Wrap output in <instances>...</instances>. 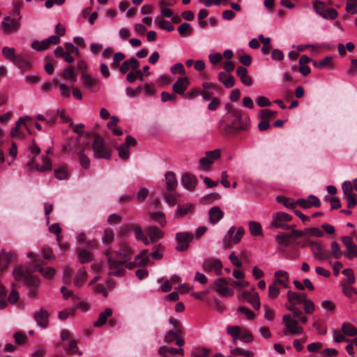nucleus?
Segmentation results:
<instances>
[{
    "mask_svg": "<svg viewBox=\"0 0 357 357\" xmlns=\"http://www.w3.org/2000/svg\"><path fill=\"white\" fill-rule=\"evenodd\" d=\"M243 298L249 302L255 310H259L261 306L259 296L255 291V288L252 287L250 291H244L242 292Z\"/></svg>",
    "mask_w": 357,
    "mask_h": 357,
    "instance_id": "obj_18",
    "label": "nucleus"
},
{
    "mask_svg": "<svg viewBox=\"0 0 357 357\" xmlns=\"http://www.w3.org/2000/svg\"><path fill=\"white\" fill-rule=\"evenodd\" d=\"M333 66V58L331 56H326L319 63V68H329L331 69Z\"/></svg>",
    "mask_w": 357,
    "mask_h": 357,
    "instance_id": "obj_60",
    "label": "nucleus"
},
{
    "mask_svg": "<svg viewBox=\"0 0 357 357\" xmlns=\"http://www.w3.org/2000/svg\"><path fill=\"white\" fill-rule=\"evenodd\" d=\"M31 169H36L38 172H44L52 169L50 159L47 155H41L39 158H32L28 163Z\"/></svg>",
    "mask_w": 357,
    "mask_h": 357,
    "instance_id": "obj_10",
    "label": "nucleus"
},
{
    "mask_svg": "<svg viewBox=\"0 0 357 357\" xmlns=\"http://www.w3.org/2000/svg\"><path fill=\"white\" fill-rule=\"evenodd\" d=\"M132 253L131 248L125 243H121L115 251L109 249L105 255L110 269L109 274L116 276L123 275L124 270L122 265L130 259Z\"/></svg>",
    "mask_w": 357,
    "mask_h": 357,
    "instance_id": "obj_1",
    "label": "nucleus"
},
{
    "mask_svg": "<svg viewBox=\"0 0 357 357\" xmlns=\"http://www.w3.org/2000/svg\"><path fill=\"white\" fill-rule=\"evenodd\" d=\"M27 257L32 259L30 261V266L33 272H40L45 278L48 280L52 279L56 273L54 268L52 267H43L42 261L37 259L34 252H28Z\"/></svg>",
    "mask_w": 357,
    "mask_h": 357,
    "instance_id": "obj_3",
    "label": "nucleus"
},
{
    "mask_svg": "<svg viewBox=\"0 0 357 357\" xmlns=\"http://www.w3.org/2000/svg\"><path fill=\"white\" fill-rule=\"evenodd\" d=\"M146 233L150 238L149 240V243H155L157 241L162 239L165 236V233L162 230L153 226L147 227L146 229Z\"/></svg>",
    "mask_w": 357,
    "mask_h": 357,
    "instance_id": "obj_26",
    "label": "nucleus"
},
{
    "mask_svg": "<svg viewBox=\"0 0 357 357\" xmlns=\"http://www.w3.org/2000/svg\"><path fill=\"white\" fill-rule=\"evenodd\" d=\"M193 239V236L188 231L178 232L176 234L177 245L176 250L177 251H183L188 248L189 243Z\"/></svg>",
    "mask_w": 357,
    "mask_h": 357,
    "instance_id": "obj_15",
    "label": "nucleus"
},
{
    "mask_svg": "<svg viewBox=\"0 0 357 357\" xmlns=\"http://www.w3.org/2000/svg\"><path fill=\"white\" fill-rule=\"evenodd\" d=\"M229 113L232 117L231 126L236 130H245L247 128L248 123L247 120H243L242 112L238 109H231Z\"/></svg>",
    "mask_w": 357,
    "mask_h": 357,
    "instance_id": "obj_13",
    "label": "nucleus"
},
{
    "mask_svg": "<svg viewBox=\"0 0 357 357\" xmlns=\"http://www.w3.org/2000/svg\"><path fill=\"white\" fill-rule=\"evenodd\" d=\"M341 328L345 335L354 337L357 335V328L349 323H344Z\"/></svg>",
    "mask_w": 357,
    "mask_h": 357,
    "instance_id": "obj_42",
    "label": "nucleus"
},
{
    "mask_svg": "<svg viewBox=\"0 0 357 357\" xmlns=\"http://www.w3.org/2000/svg\"><path fill=\"white\" fill-rule=\"evenodd\" d=\"M282 323L286 327L284 335L291 333L293 335H299L303 333V328L298 324V321L294 319L290 314H284L282 317Z\"/></svg>",
    "mask_w": 357,
    "mask_h": 357,
    "instance_id": "obj_11",
    "label": "nucleus"
},
{
    "mask_svg": "<svg viewBox=\"0 0 357 357\" xmlns=\"http://www.w3.org/2000/svg\"><path fill=\"white\" fill-rule=\"evenodd\" d=\"M190 80L186 77L178 78L173 85V91L179 94L184 95L185 90L190 85Z\"/></svg>",
    "mask_w": 357,
    "mask_h": 357,
    "instance_id": "obj_25",
    "label": "nucleus"
},
{
    "mask_svg": "<svg viewBox=\"0 0 357 357\" xmlns=\"http://www.w3.org/2000/svg\"><path fill=\"white\" fill-rule=\"evenodd\" d=\"M83 86L91 92H96L100 89L99 79L92 77L86 73H83L81 76Z\"/></svg>",
    "mask_w": 357,
    "mask_h": 357,
    "instance_id": "obj_19",
    "label": "nucleus"
},
{
    "mask_svg": "<svg viewBox=\"0 0 357 357\" xmlns=\"http://www.w3.org/2000/svg\"><path fill=\"white\" fill-rule=\"evenodd\" d=\"M156 23L160 29L166 30L167 31H172L174 27L171 22L164 20H155Z\"/></svg>",
    "mask_w": 357,
    "mask_h": 357,
    "instance_id": "obj_55",
    "label": "nucleus"
},
{
    "mask_svg": "<svg viewBox=\"0 0 357 357\" xmlns=\"http://www.w3.org/2000/svg\"><path fill=\"white\" fill-rule=\"evenodd\" d=\"M218 79L227 88H231L235 84V81H234V77L231 75H227L224 72H220L218 74Z\"/></svg>",
    "mask_w": 357,
    "mask_h": 357,
    "instance_id": "obj_37",
    "label": "nucleus"
},
{
    "mask_svg": "<svg viewBox=\"0 0 357 357\" xmlns=\"http://www.w3.org/2000/svg\"><path fill=\"white\" fill-rule=\"evenodd\" d=\"M131 229L137 239L142 241L145 245L149 244V238L144 234L142 229L139 225H131Z\"/></svg>",
    "mask_w": 357,
    "mask_h": 357,
    "instance_id": "obj_38",
    "label": "nucleus"
},
{
    "mask_svg": "<svg viewBox=\"0 0 357 357\" xmlns=\"http://www.w3.org/2000/svg\"><path fill=\"white\" fill-rule=\"evenodd\" d=\"M150 218L157 222L161 226L165 227L166 225V219L164 213L162 211L158 212H151L149 213Z\"/></svg>",
    "mask_w": 357,
    "mask_h": 357,
    "instance_id": "obj_43",
    "label": "nucleus"
},
{
    "mask_svg": "<svg viewBox=\"0 0 357 357\" xmlns=\"http://www.w3.org/2000/svg\"><path fill=\"white\" fill-rule=\"evenodd\" d=\"M165 180L167 190L173 191L176 188L178 185V181L176 175L173 172H166L165 174Z\"/></svg>",
    "mask_w": 357,
    "mask_h": 357,
    "instance_id": "obj_30",
    "label": "nucleus"
},
{
    "mask_svg": "<svg viewBox=\"0 0 357 357\" xmlns=\"http://www.w3.org/2000/svg\"><path fill=\"white\" fill-rule=\"evenodd\" d=\"M163 251L164 247L162 245V244H158L153 248V250L151 253L150 256L153 259L158 260L162 258Z\"/></svg>",
    "mask_w": 357,
    "mask_h": 357,
    "instance_id": "obj_52",
    "label": "nucleus"
},
{
    "mask_svg": "<svg viewBox=\"0 0 357 357\" xmlns=\"http://www.w3.org/2000/svg\"><path fill=\"white\" fill-rule=\"evenodd\" d=\"M351 284H344L342 291L347 297H352L357 294V289L350 285Z\"/></svg>",
    "mask_w": 357,
    "mask_h": 357,
    "instance_id": "obj_62",
    "label": "nucleus"
},
{
    "mask_svg": "<svg viewBox=\"0 0 357 357\" xmlns=\"http://www.w3.org/2000/svg\"><path fill=\"white\" fill-rule=\"evenodd\" d=\"M197 178L192 174H184L182 176L181 184L184 188H185L190 191H192L195 188V187L197 185Z\"/></svg>",
    "mask_w": 357,
    "mask_h": 357,
    "instance_id": "obj_27",
    "label": "nucleus"
},
{
    "mask_svg": "<svg viewBox=\"0 0 357 357\" xmlns=\"http://www.w3.org/2000/svg\"><path fill=\"white\" fill-rule=\"evenodd\" d=\"M227 332L232 337L234 344H237L238 339L245 343L251 342L253 340V336L249 331L237 326H228Z\"/></svg>",
    "mask_w": 357,
    "mask_h": 357,
    "instance_id": "obj_6",
    "label": "nucleus"
},
{
    "mask_svg": "<svg viewBox=\"0 0 357 357\" xmlns=\"http://www.w3.org/2000/svg\"><path fill=\"white\" fill-rule=\"evenodd\" d=\"M215 287L217 291L224 296H231L234 295V290L228 285V282L222 278L217 279L215 281Z\"/></svg>",
    "mask_w": 357,
    "mask_h": 357,
    "instance_id": "obj_21",
    "label": "nucleus"
},
{
    "mask_svg": "<svg viewBox=\"0 0 357 357\" xmlns=\"http://www.w3.org/2000/svg\"><path fill=\"white\" fill-rule=\"evenodd\" d=\"M32 272L27 267L19 266L13 270V275L16 282L36 287L40 284V280L33 276Z\"/></svg>",
    "mask_w": 357,
    "mask_h": 357,
    "instance_id": "obj_2",
    "label": "nucleus"
},
{
    "mask_svg": "<svg viewBox=\"0 0 357 357\" xmlns=\"http://www.w3.org/2000/svg\"><path fill=\"white\" fill-rule=\"evenodd\" d=\"M192 208V205L190 204H186L183 206H178L176 213L175 214L176 218H179L187 215Z\"/></svg>",
    "mask_w": 357,
    "mask_h": 357,
    "instance_id": "obj_48",
    "label": "nucleus"
},
{
    "mask_svg": "<svg viewBox=\"0 0 357 357\" xmlns=\"http://www.w3.org/2000/svg\"><path fill=\"white\" fill-rule=\"evenodd\" d=\"M182 329L169 330L165 335L164 340L167 342H172L181 335Z\"/></svg>",
    "mask_w": 357,
    "mask_h": 357,
    "instance_id": "obj_47",
    "label": "nucleus"
},
{
    "mask_svg": "<svg viewBox=\"0 0 357 357\" xmlns=\"http://www.w3.org/2000/svg\"><path fill=\"white\" fill-rule=\"evenodd\" d=\"M292 220V216L287 213L280 211L272 216L270 227L273 229H282L287 230L294 227V225L288 223Z\"/></svg>",
    "mask_w": 357,
    "mask_h": 357,
    "instance_id": "obj_4",
    "label": "nucleus"
},
{
    "mask_svg": "<svg viewBox=\"0 0 357 357\" xmlns=\"http://www.w3.org/2000/svg\"><path fill=\"white\" fill-rule=\"evenodd\" d=\"M331 252L335 259H340L342 257V252L338 243L336 241H333L331 243Z\"/></svg>",
    "mask_w": 357,
    "mask_h": 357,
    "instance_id": "obj_63",
    "label": "nucleus"
},
{
    "mask_svg": "<svg viewBox=\"0 0 357 357\" xmlns=\"http://www.w3.org/2000/svg\"><path fill=\"white\" fill-rule=\"evenodd\" d=\"M170 70L174 75L180 74L182 75H185L186 73L184 66L181 63H177L173 65L171 67Z\"/></svg>",
    "mask_w": 357,
    "mask_h": 357,
    "instance_id": "obj_64",
    "label": "nucleus"
},
{
    "mask_svg": "<svg viewBox=\"0 0 357 357\" xmlns=\"http://www.w3.org/2000/svg\"><path fill=\"white\" fill-rule=\"evenodd\" d=\"M119 119L116 116H112L110 121L107 123V128L112 132L113 135L119 136L123 134V131L118 128V123Z\"/></svg>",
    "mask_w": 357,
    "mask_h": 357,
    "instance_id": "obj_33",
    "label": "nucleus"
},
{
    "mask_svg": "<svg viewBox=\"0 0 357 357\" xmlns=\"http://www.w3.org/2000/svg\"><path fill=\"white\" fill-rule=\"evenodd\" d=\"M287 296L289 303L293 305L303 303L306 297L304 294H298L292 291H288Z\"/></svg>",
    "mask_w": 357,
    "mask_h": 357,
    "instance_id": "obj_31",
    "label": "nucleus"
},
{
    "mask_svg": "<svg viewBox=\"0 0 357 357\" xmlns=\"http://www.w3.org/2000/svg\"><path fill=\"white\" fill-rule=\"evenodd\" d=\"M280 287L275 283H272L268 286V296L270 299H275L280 294Z\"/></svg>",
    "mask_w": 357,
    "mask_h": 357,
    "instance_id": "obj_50",
    "label": "nucleus"
},
{
    "mask_svg": "<svg viewBox=\"0 0 357 357\" xmlns=\"http://www.w3.org/2000/svg\"><path fill=\"white\" fill-rule=\"evenodd\" d=\"M79 143L84 146L78 147L76 149L78 160L81 166L84 169H88L90 166V159L87 155L90 152V146H89L88 137L86 136H80L78 138Z\"/></svg>",
    "mask_w": 357,
    "mask_h": 357,
    "instance_id": "obj_7",
    "label": "nucleus"
},
{
    "mask_svg": "<svg viewBox=\"0 0 357 357\" xmlns=\"http://www.w3.org/2000/svg\"><path fill=\"white\" fill-rule=\"evenodd\" d=\"M178 31L183 36H190L192 33V28L189 23L185 22L178 27Z\"/></svg>",
    "mask_w": 357,
    "mask_h": 357,
    "instance_id": "obj_56",
    "label": "nucleus"
},
{
    "mask_svg": "<svg viewBox=\"0 0 357 357\" xmlns=\"http://www.w3.org/2000/svg\"><path fill=\"white\" fill-rule=\"evenodd\" d=\"M243 234L244 229L242 227H238L237 230L235 227H231L227 231V234L224 237L222 240L224 246L229 248L231 246L232 242L234 244L238 243L241 241Z\"/></svg>",
    "mask_w": 357,
    "mask_h": 357,
    "instance_id": "obj_9",
    "label": "nucleus"
},
{
    "mask_svg": "<svg viewBox=\"0 0 357 357\" xmlns=\"http://www.w3.org/2000/svg\"><path fill=\"white\" fill-rule=\"evenodd\" d=\"M345 10L351 15L357 13V0H347Z\"/></svg>",
    "mask_w": 357,
    "mask_h": 357,
    "instance_id": "obj_54",
    "label": "nucleus"
},
{
    "mask_svg": "<svg viewBox=\"0 0 357 357\" xmlns=\"http://www.w3.org/2000/svg\"><path fill=\"white\" fill-rule=\"evenodd\" d=\"M244 257H245V254L243 252H241L240 255V257H238L236 255L234 251H232L229 256V259L234 266L239 268L242 266V262L240 260V257L242 258Z\"/></svg>",
    "mask_w": 357,
    "mask_h": 357,
    "instance_id": "obj_51",
    "label": "nucleus"
},
{
    "mask_svg": "<svg viewBox=\"0 0 357 357\" xmlns=\"http://www.w3.org/2000/svg\"><path fill=\"white\" fill-rule=\"evenodd\" d=\"M20 26V24L18 20L12 19L10 17H6L1 24L2 29L7 33L17 31Z\"/></svg>",
    "mask_w": 357,
    "mask_h": 357,
    "instance_id": "obj_24",
    "label": "nucleus"
},
{
    "mask_svg": "<svg viewBox=\"0 0 357 357\" xmlns=\"http://www.w3.org/2000/svg\"><path fill=\"white\" fill-rule=\"evenodd\" d=\"M87 278V273L84 268L79 269L74 276L73 282L77 287H81L84 284Z\"/></svg>",
    "mask_w": 357,
    "mask_h": 357,
    "instance_id": "obj_34",
    "label": "nucleus"
},
{
    "mask_svg": "<svg viewBox=\"0 0 357 357\" xmlns=\"http://www.w3.org/2000/svg\"><path fill=\"white\" fill-rule=\"evenodd\" d=\"M63 77L65 79L75 83L77 81V74L73 67H69L63 70Z\"/></svg>",
    "mask_w": 357,
    "mask_h": 357,
    "instance_id": "obj_44",
    "label": "nucleus"
},
{
    "mask_svg": "<svg viewBox=\"0 0 357 357\" xmlns=\"http://www.w3.org/2000/svg\"><path fill=\"white\" fill-rule=\"evenodd\" d=\"M2 54L6 59L10 61L13 63L16 60L17 56V55L15 54V49L9 47H3Z\"/></svg>",
    "mask_w": 357,
    "mask_h": 357,
    "instance_id": "obj_45",
    "label": "nucleus"
},
{
    "mask_svg": "<svg viewBox=\"0 0 357 357\" xmlns=\"http://www.w3.org/2000/svg\"><path fill=\"white\" fill-rule=\"evenodd\" d=\"M313 8L316 13L322 17L326 11V4L319 1H316L313 4Z\"/></svg>",
    "mask_w": 357,
    "mask_h": 357,
    "instance_id": "obj_61",
    "label": "nucleus"
},
{
    "mask_svg": "<svg viewBox=\"0 0 357 357\" xmlns=\"http://www.w3.org/2000/svg\"><path fill=\"white\" fill-rule=\"evenodd\" d=\"M102 243L105 245L110 244L114 239V233L112 229H106L102 236Z\"/></svg>",
    "mask_w": 357,
    "mask_h": 357,
    "instance_id": "obj_57",
    "label": "nucleus"
},
{
    "mask_svg": "<svg viewBox=\"0 0 357 357\" xmlns=\"http://www.w3.org/2000/svg\"><path fill=\"white\" fill-rule=\"evenodd\" d=\"M33 319L38 326L46 328L49 321V313L46 310L40 308L33 313Z\"/></svg>",
    "mask_w": 357,
    "mask_h": 357,
    "instance_id": "obj_22",
    "label": "nucleus"
},
{
    "mask_svg": "<svg viewBox=\"0 0 357 357\" xmlns=\"http://www.w3.org/2000/svg\"><path fill=\"white\" fill-rule=\"evenodd\" d=\"M210 354V349L206 347L195 349L191 354V357H205Z\"/></svg>",
    "mask_w": 357,
    "mask_h": 357,
    "instance_id": "obj_53",
    "label": "nucleus"
},
{
    "mask_svg": "<svg viewBox=\"0 0 357 357\" xmlns=\"http://www.w3.org/2000/svg\"><path fill=\"white\" fill-rule=\"evenodd\" d=\"M236 74L239 77L241 82L245 86H250L252 83V78L248 75V70L243 67L239 66L236 70Z\"/></svg>",
    "mask_w": 357,
    "mask_h": 357,
    "instance_id": "obj_32",
    "label": "nucleus"
},
{
    "mask_svg": "<svg viewBox=\"0 0 357 357\" xmlns=\"http://www.w3.org/2000/svg\"><path fill=\"white\" fill-rule=\"evenodd\" d=\"M136 144V139L132 136L128 135L126 142L116 148L119 156L123 160L128 159L130 157V147L135 146Z\"/></svg>",
    "mask_w": 357,
    "mask_h": 357,
    "instance_id": "obj_17",
    "label": "nucleus"
},
{
    "mask_svg": "<svg viewBox=\"0 0 357 357\" xmlns=\"http://www.w3.org/2000/svg\"><path fill=\"white\" fill-rule=\"evenodd\" d=\"M275 281L273 283L285 289L289 288V273L286 271L279 270L274 273Z\"/></svg>",
    "mask_w": 357,
    "mask_h": 357,
    "instance_id": "obj_23",
    "label": "nucleus"
},
{
    "mask_svg": "<svg viewBox=\"0 0 357 357\" xmlns=\"http://www.w3.org/2000/svg\"><path fill=\"white\" fill-rule=\"evenodd\" d=\"M223 215L222 211L218 206H213L208 211V221L211 224L215 225L223 218Z\"/></svg>",
    "mask_w": 357,
    "mask_h": 357,
    "instance_id": "obj_28",
    "label": "nucleus"
},
{
    "mask_svg": "<svg viewBox=\"0 0 357 357\" xmlns=\"http://www.w3.org/2000/svg\"><path fill=\"white\" fill-rule=\"evenodd\" d=\"M10 255L6 252L0 253V270L1 271L6 270L10 263Z\"/></svg>",
    "mask_w": 357,
    "mask_h": 357,
    "instance_id": "obj_49",
    "label": "nucleus"
},
{
    "mask_svg": "<svg viewBox=\"0 0 357 357\" xmlns=\"http://www.w3.org/2000/svg\"><path fill=\"white\" fill-rule=\"evenodd\" d=\"M292 235L291 234L282 233L276 235L275 240L280 245L287 247L290 244V239Z\"/></svg>",
    "mask_w": 357,
    "mask_h": 357,
    "instance_id": "obj_41",
    "label": "nucleus"
},
{
    "mask_svg": "<svg viewBox=\"0 0 357 357\" xmlns=\"http://www.w3.org/2000/svg\"><path fill=\"white\" fill-rule=\"evenodd\" d=\"M147 250H142L138 255L135 258V266H144L149 262V257L147 256Z\"/></svg>",
    "mask_w": 357,
    "mask_h": 357,
    "instance_id": "obj_39",
    "label": "nucleus"
},
{
    "mask_svg": "<svg viewBox=\"0 0 357 357\" xmlns=\"http://www.w3.org/2000/svg\"><path fill=\"white\" fill-rule=\"evenodd\" d=\"M54 54L57 57H62L63 60L68 63L74 61V58L68 52L64 50L61 46L57 47L54 50Z\"/></svg>",
    "mask_w": 357,
    "mask_h": 357,
    "instance_id": "obj_35",
    "label": "nucleus"
},
{
    "mask_svg": "<svg viewBox=\"0 0 357 357\" xmlns=\"http://www.w3.org/2000/svg\"><path fill=\"white\" fill-rule=\"evenodd\" d=\"M277 200L279 202H282L284 206L287 208H293L296 206V202H294L291 199L284 197H278Z\"/></svg>",
    "mask_w": 357,
    "mask_h": 357,
    "instance_id": "obj_58",
    "label": "nucleus"
},
{
    "mask_svg": "<svg viewBox=\"0 0 357 357\" xmlns=\"http://www.w3.org/2000/svg\"><path fill=\"white\" fill-rule=\"evenodd\" d=\"M342 188L347 207L349 208H354L357 204V196L353 192L354 188L357 191V178H354L352 182L344 181Z\"/></svg>",
    "mask_w": 357,
    "mask_h": 357,
    "instance_id": "obj_5",
    "label": "nucleus"
},
{
    "mask_svg": "<svg viewBox=\"0 0 357 357\" xmlns=\"http://www.w3.org/2000/svg\"><path fill=\"white\" fill-rule=\"evenodd\" d=\"M139 66V62L135 58H131L123 61L120 66L119 70L121 73L124 74L130 69L136 70Z\"/></svg>",
    "mask_w": 357,
    "mask_h": 357,
    "instance_id": "obj_29",
    "label": "nucleus"
},
{
    "mask_svg": "<svg viewBox=\"0 0 357 357\" xmlns=\"http://www.w3.org/2000/svg\"><path fill=\"white\" fill-rule=\"evenodd\" d=\"M92 148L95 158L109 159L111 156V152L106 148L104 139L100 136L94 137Z\"/></svg>",
    "mask_w": 357,
    "mask_h": 357,
    "instance_id": "obj_8",
    "label": "nucleus"
},
{
    "mask_svg": "<svg viewBox=\"0 0 357 357\" xmlns=\"http://www.w3.org/2000/svg\"><path fill=\"white\" fill-rule=\"evenodd\" d=\"M220 157V151L219 149L207 151L205 156L199 160V167L203 170L209 169L211 165Z\"/></svg>",
    "mask_w": 357,
    "mask_h": 357,
    "instance_id": "obj_12",
    "label": "nucleus"
},
{
    "mask_svg": "<svg viewBox=\"0 0 357 357\" xmlns=\"http://www.w3.org/2000/svg\"><path fill=\"white\" fill-rule=\"evenodd\" d=\"M112 314V310L110 308H106L104 312L99 314V317L96 321L94 322L93 325L95 327H100L104 325L108 319Z\"/></svg>",
    "mask_w": 357,
    "mask_h": 357,
    "instance_id": "obj_36",
    "label": "nucleus"
},
{
    "mask_svg": "<svg viewBox=\"0 0 357 357\" xmlns=\"http://www.w3.org/2000/svg\"><path fill=\"white\" fill-rule=\"evenodd\" d=\"M13 63L22 70H29L31 68V65L30 61L22 57L21 55H17L16 60L13 62Z\"/></svg>",
    "mask_w": 357,
    "mask_h": 357,
    "instance_id": "obj_40",
    "label": "nucleus"
},
{
    "mask_svg": "<svg viewBox=\"0 0 357 357\" xmlns=\"http://www.w3.org/2000/svg\"><path fill=\"white\" fill-rule=\"evenodd\" d=\"M341 240L347 249L345 256L350 259L354 257H357V245L354 242L352 238L349 236H342Z\"/></svg>",
    "mask_w": 357,
    "mask_h": 357,
    "instance_id": "obj_20",
    "label": "nucleus"
},
{
    "mask_svg": "<svg viewBox=\"0 0 357 357\" xmlns=\"http://www.w3.org/2000/svg\"><path fill=\"white\" fill-rule=\"evenodd\" d=\"M308 245L314 257L320 260L327 259L330 257L331 254L326 250L325 246L317 241H309Z\"/></svg>",
    "mask_w": 357,
    "mask_h": 357,
    "instance_id": "obj_14",
    "label": "nucleus"
},
{
    "mask_svg": "<svg viewBox=\"0 0 357 357\" xmlns=\"http://www.w3.org/2000/svg\"><path fill=\"white\" fill-rule=\"evenodd\" d=\"M78 259L81 263L89 262L92 260V255L91 252L82 250L79 253Z\"/></svg>",
    "mask_w": 357,
    "mask_h": 357,
    "instance_id": "obj_59",
    "label": "nucleus"
},
{
    "mask_svg": "<svg viewBox=\"0 0 357 357\" xmlns=\"http://www.w3.org/2000/svg\"><path fill=\"white\" fill-rule=\"evenodd\" d=\"M250 232L252 236H260L262 234V228L259 222L251 221L249 222Z\"/></svg>",
    "mask_w": 357,
    "mask_h": 357,
    "instance_id": "obj_46",
    "label": "nucleus"
},
{
    "mask_svg": "<svg viewBox=\"0 0 357 357\" xmlns=\"http://www.w3.org/2000/svg\"><path fill=\"white\" fill-rule=\"evenodd\" d=\"M203 269L206 272H215L217 275L222 274V264L219 259L208 258L202 264Z\"/></svg>",
    "mask_w": 357,
    "mask_h": 357,
    "instance_id": "obj_16",
    "label": "nucleus"
}]
</instances>
